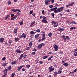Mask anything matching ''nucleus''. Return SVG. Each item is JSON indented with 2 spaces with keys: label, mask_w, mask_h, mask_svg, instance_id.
Instances as JSON below:
<instances>
[{
  "label": "nucleus",
  "mask_w": 77,
  "mask_h": 77,
  "mask_svg": "<svg viewBox=\"0 0 77 77\" xmlns=\"http://www.w3.org/2000/svg\"><path fill=\"white\" fill-rule=\"evenodd\" d=\"M42 41H44V40H45V32H44V31H42Z\"/></svg>",
  "instance_id": "obj_1"
},
{
  "label": "nucleus",
  "mask_w": 77,
  "mask_h": 77,
  "mask_svg": "<svg viewBox=\"0 0 77 77\" xmlns=\"http://www.w3.org/2000/svg\"><path fill=\"white\" fill-rule=\"evenodd\" d=\"M53 66H51L50 67L48 68V69L49 70V72H51V71H54L55 69L54 67L53 68Z\"/></svg>",
  "instance_id": "obj_2"
},
{
  "label": "nucleus",
  "mask_w": 77,
  "mask_h": 77,
  "mask_svg": "<svg viewBox=\"0 0 77 77\" xmlns=\"http://www.w3.org/2000/svg\"><path fill=\"white\" fill-rule=\"evenodd\" d=\"M54 48L55 51H58V48H59V47H58L57 45L55 44L54 45Z\"/></svg>",
  "instance_id": "obj_3"
},
{
  "label": "nucleus",
  "mask_w": 77,
  "mask_h": 77,
  "mask_svg": "<svg viewBox=\"0 0 77 77\" xmlns=\"http://www.w3.org/2000/svg\"><path fill=\"white\" fill-rule=\"evenodd\" d=\"M74 4V2H72L71 4H68L67 5H66V8H68L69 6H73V5Z\"/></svg>",
  "instance_id": "obj_4"
},
{
  "label": "nucleus",
  "mask_w": 77,
  "mask_h": 77,
  "mask_svg": "<svg viewBox=\"0 0 77 77\" xmlns=\"http://www.w3.org/2000/svg\"><path fill=\"white\" fill-rule=\"evenodd\" d=\"M51 2V0H45V5H48V4L49 2Z\"/></svg>",
  "instance_id": "obj_5"
},
{
  "label": "nucleus",
  "mask_w": 77,
  "mask_h": 77,
  "mask_svg": "<svg viewBox=\"0 0 77 77\" xmlns=\"http://www.w3.org/2000/svg\"><path fill=\"white\" fill-rule=\"evenodd\" d=\"M17 15H14L13 17L11 18V21H13V20H15V19L17 18Z\"/></svg>",
  "instance_id": "obj_6"
},
{
  "label": "nucleus",
  "mask_w": 77,
  "mask_h": 77,
  "mask_svg": "<svg viewBox=\"0 0 77 77\" xmlns=\"http://www.w3.org/2000/svg\"><path fill=\"white\" fill-rule=\"evenodd\" d=\"M10 14H8L5 17V20H6L7 19H8V18H9L10 17Z\"/></svg>",
  "instance_id": "obj_7"
},
{
  "label": "nucleus",
  "mask_w": 77,
  "mask_h": 77,
  "mask_svg": "<svg viewBox=\"0 0 77 77\" xmlns=\"http://www.w3.org/2000/svg\"><path fill=\"white\" fill-rule=\"evenodd\" d=\"M35 21H33L31 23V24L30 25V27H33L34 26V24H35Z\"/></svg>",
  "instance_id": "obj_8"
},
{
  "label": "nucleus",
  "mask_w": 77,
  "mask_h": 77,
  "mask_svg": "<svg viewBox=\"0 0 77 77\" xmlns=\"http://www.w3.org/2000/svg\"><path fill=\"white\" fill-rule=\"evenodd\" d=\"M54 12L55 13H57V11L56 10L57 9V7H55L54 8Z\"/></svg>",
  "instance_id": "obj_9"
},
{
  "label": "nucleus",
  "mask_w": 77,
  "mask_h": 77,
  "mask_svg": "<svg viewBox=\"0 0 77 77\" xmlns=\"http://www.w3.org/2000/svg\"><path fill=\"white\" fill-rule=\"evenodd\" d=\"M4 74H7V73H8V70L6 69H5L3 71Z\"/></svg>",
  "instance_id": "obj_10"
},
{
  "label": "nucleus",
  "mask_w": 77,
  "mask_h": 77,
  "mask_svg": "<svg viewBox=\"0 0 77 77\" xmlns=\"http://www.w3.org/2000/svg\"><path fill=\"white\" fill-rule=\"evenodd\" d=\"M39 36H40V34H38L35 36V38H38Z\"/></svg>",
  "instance_id": "obj_11"
},
{
  "label": "nucleus",
  "mask_w": 77,
  "mask_h": 77,
  "mask_svg": "<svg viewBox=\"0 0 77 77\" xmlns=\"http://www.w3.org/2000/svg\"><path fill=\"white\" fill-rule=\"evenodd\" d=\"M4 41V38L2 37L0 39V42H2Z\"/></svg>",
  "instance_id": "obj_12"
},
{
  "label": "nucleus",
  "mask_w": 77,
  "mask_h": 77,
  "mask_svg": "<svg viewBox=\"0 0 77 77\" xmlns=\"http://www.w3.org/2000/svg\"><path fill=\"white\" fill-rule=\"evenodd\" d=\"M41 21L42 23H48V22H47V21L46 20H42Z\"/></svg>",
  "instance_id": "obj_13"
},
{
  "label": "nucleus",
  "mask_w": 77,
  "mask_h": 77,
  "mask_svg": "<svg viewBox=\"0 0 77 77\" xmlns=\"http://www.w3.org/2000/svg\"><path fill=\"white\" fill-rule=\"evenodd\" d=\"M23 68V66H20L18 67V68L17 70H18V71H20V70H21V68Z\"/></svg>",
  "instance_id": "obj_14"
},
{
  "label": "nucleus",
  "mask_w": 77,
  "mask_h": 77,
  "mask_svg": "<svg viewBox=\"0 0 77 77\" xmlns=\"http://www.w3.org/2000/svg\"><path fill=\"white\" fill-rule=\"evenodd\" d=\"M62 10H60V9L59 8H58V9L57 10V13H58V12H62Z\"/></svg>",
  "instance_id": "obj_15"
},
{
  "label": "nucleus",
  "mask_w": 77,
  "mask_h": 77,
  "mask_svg": "<svg viewBox=\"0 0 77 77\" xmlns=\"http://www.w3.org/2000/svg\"><path fill=\"white\" fill-rule=\"evenodd\" d=\"M64 30H65V29L61 28L59 29V30L60 31V32H62V31H64Z\"/></svg>",
  "instance_id": "obj_16"
},
{
  "label": "nucleus",
  "mask_w": 77,
  "mask_h": 77,
  "mask_svg": "<svg viewBox=\"0 0 77 77\" xmlns=\"http://www.w3.org/2000/svg\"><path fill=\"white\" fill-rule=\"evenodd\" d=\"M16 63H17V62L16 61H14L11 62V65H14V64H16Z\"/></svg>",
  "instance_id": "obj_17"
},
{
  "label": "nucleus",
  "mask_w": 77,
  "mask_h": 77,
  "mask_svg": "<svg viewBox=\"0 0 77 77\" xmlns=\"http://www.w3.org/2000/svg\"><path fill=\"white\" fill-rule=\"evenodd\" d=\"M15 39L16 41H18L20 40V38H19L18 37H17V38H15Z\"/></svg>",
  "instance_id": "obj_18"
},
{
  "label": "nucleus",
  "mask_w": 77,
  "mask_h": 77,
  "mask_svg": "<svg viewBox=\"0 0 77 77\" xmlns=\"http://www.w3.org/2000/svg\"><path fill=\"white\" fill-rule=\"evenodd\" d=\"M16 51L17 53H21L22 51H20V50H18V49H17V50H16Z\"/></svg>",
  "instance_id": "obj_19"
},
{
  "label": "nucleus",
  "mask_w": 77,
  "mask_h": 77,
  "mask_svg": "<svg viewBox=\"0 0 77 77\" xmlns=\"http://www.w3.org/2000/svg\"><path fill=\"white\" fill-rule=\"evenodd\" d=\"M70 24H77V23H76L75 22V21H72V22H71L70 23Z\"/></svg>",
  "instance_id": "obj_20"
},
{
  "label": "nucleus",
  "mask_w": 77,
  "mask_h": 77,
  "mask_svg": "<svg viewBox=\"0 0 77 77\" xmlns=\"http://www.w3.org/2000/svg\"><path fill=\"white\" fill-rule=\"evenodd\" d=\"M35 32L33 31H31L30 32V34H31V35H35Z\"/></svg>",
  "instance_id": "obj_21"
},
{
  "label": "nucleus",
  "mask_w": 77,
  "mask_h": 77,
  "mask_svg": "<svg viewBox=\"0 0 77 77\" xmlns=\"http://www.w3.org/2000/svg\"><path fill=\"white\" fill-rule=\"evenodd\" d=\"M23 54H22L19 57V59H20H20H22V57H23Z\"/></svg>",
  "instance_id": "obj_22"
},
{
  "label": "nucleus",
  "mask_w": 77,
  "mask_h": 77,
  "mask_svg": "<svg viewBox=\"0 0 77 77\" xmlns=\"http://www.w3.org/2000/svg\"><path fill=\"white\" fill-rule=\"evenodd\" d=\"M3 65L4 67H5L7 65V63L6 62H5L4 63Z\"/></svg>",
  "instance_id": "obj_23"
},
{
  "label": "nucleus",
  "mask_w": 77,
  "mask_h": 77,
  "mask_svg": "<svg viewBox=\"0 0 77 77\" xmlns=\"http://www.w3.org/2000/svg\"><path fill=\"white\" fill-rule=\"evenodd\" d=\"M48 36H49V37H51V36H52V33L51 32H50L48 34Z\"/></svg>",
  "instance_id": "obj_24"
},
{
  "label": "nucleus",
  "mask_w": 77,
  "mask_h": 77,
  "mask_svg": "<svg viewBox=\"0 0 77 77\" xmlns=\"http://www.w3.org/2000/svg\"><path fill=\"white\" fill-rule=\"evenodd\" d=\"M53 26L55 27H57L58 26V24H57V23H56V24H54L53 25Z\"/></svg>",
  "instance_id": "obj_25"
},
{
  "label": "nucleus",
  "mask_w": 77,
  "mask_h": 77,
  "mask_svg": "<svg viewBox=\"0 0 77 77\" xmlns=\"http://www.w3.org/2000/svg\"><path fill=\"white\" fill-rule=\"evenodd\" d=\"M53 57V56L50 57L48 59V60H51V59H52V58Z\"/></svg>",
  "instance_id": "obj_26"
},
{
  "label": "nucleus",
  "mask_w": 77,
  "mask_h": 77,
  "mask_svg": "<svg viewBox=\"0 0 77 77\" xmlns=\"http://www.w3.org/2000/svg\"><path fill=\"white\" fill-rule=\"evenodd\" d=\"M41 47H42V46L40 45H40L38 46L37 48L39 49H41Z\"/></svg>",
  "instance_id": "obj_27"
},
{
  "label": "nucleus",
  "mask_w": 77,
  "mask_h": 77,
  "mask_svg": "<svg viewBox=\"0 0 77 77\" xmlns=\"http://www.w3.org/2000/svg\"><path fill=\"white\" fill-rule=\"evenodd\" d=\"M66 38L68 41H69V40H70V38H69V37L68 36H66Z\"/></svg>",
  "instance_id": "obj_28"
},
{
  "label": "nucleus",
  "mask_w": 77,
  "mask_h": 77,
  "mask_svg": "<svg viewBox=\"0 0 77 77\" xmlns=\"http://www.w3.org/2000/svg\"><path fill=\"white\" fill-rule=\"evenodd\" d=\"M24 23L23 22V21L22 20L20 23V26H22V25H23V24Z\"/></svg>",
  "instance_id": "obj_29"
},
{
  "label": "nucleus",
  "mask_w": 77,
  "mask_h": 77,
  "mask_svg": "<svg viewBox=\"0 0 77 77\" xmlns=\"http://www.w3.org/2000/svg\"><path fill=\"white\" fill-rule=\"evenodd\" d=\"M43 57V58L44 59H47V57H48V56H45L43 57Z\"/></svg>",
  "instance_id": "obj_30"
},
{
  "label": "nucleus",
  "mask_w": 77,
  "mask_h": 77,
  "mask_svg": "<svg viewBox=\"0 0 77 77\" xmlns=\"http://www.w3.org/2000/svg\"><path fill=\"white\" fill-rule=\"evenodd\" d=\"M29 45L30 47H32L33 45V43L32 42H30L29 43Z\"/></svg>",
  "instance_id": "obj_31"
},
{
  "label": "nucleus",
  "mask_w": 77,
  "mask_h": 77,
  "mask_svg": "<svg viewBox=\"0 0 77 77\" xmlns=\"http://www.w3.org/2000/svg\"><path fill=\"white\" fill-rule=\"evenodd\" d=\"M11 66H9L7 68V70H8L9 71H10V70H11Z\"/></svg>",
  "instance_id": "obj_32"
},
{
  "label": "nucleus",
  "mask_w": 77,
  "mask_h": 77,
  "mask_svg": "<svg viewBox=\"0 0 77 77\" xmlns=\"http://www.w3.org/2000/svg\"><path fill=\"white\" fill-rule=\"evenodd\" d=\"M47 17L45 16H43V20H46Z\"/></svg>",
  "instance_id": "obj_33"
},
{
  "label": "nucleus",
  "mask_w": 77,
  "mask_h": 77,
  "mask_svg": "<svg viewBox=\"0 0 77 77\" xmlns=\"http://www.w3.org/2000/svg\"><path fill=\"white\" fill-rule=\"evenodd\" d=\"M63 8H64V7H62L60 8H59V9H60V10H63Z\"/></svg>",
  "instance_id": "obj_34"
},
{
  "label": "nucleus",
  "mask_w": 77,
  "mask_h": 77,
  "mask_svg": "<svg viewBox=\"0 0 77 77\" xmlns=\"http://www.w3.org/2000/svg\"><path fill=\"white\" fill-rule=\"evenodd\" d=\"M51 23H52V24H56V23H57V22H55L54 21H53L51 22Z\"/></svg>",
  "instance_id": "obj_35"
},
{
  "label": "nucleus",
  "mask_w": 77,
  "mask_h": 77,
  "mask_svg": "<svg viewBox=\"0 0 77 77\" xmlns=\"http://www.w3.org/2000/svg\"><path fill=\"white\" fill-rule=\"evenodd\" d=\"M17 9H16V10H15L14 9H13L12 10V11L13 12H17Z\"/></svg>",
  "instance_id": "obj_36"
},
{
  "label": "nucleus",
  "mask_w": 77,
  "mask_h": 77,
  "mask_svg": "<svg viewBox=\"0 0 77 77\" xmlns=\"http://www.w3.org/2000/svg\"><path fill=\"white\" fill-rule=\"evenodd\" d=\"M68 65H69L68 63H65L63 64V65H64V66H68Z\"/></svg>",
  "instance_id": "obj_37"
},
{
  "label": "nucleus",
  "mask_w": 77,
  "mask_h": 77,
  "mask_svg": "<svg viewBox=\"0 0 77 77\" xmlns=\"http://www.w3.org/2000/svg\"><path fill=\"white\" fill-rule=\"evenodd\" d=\"M16 14L18 15H17L18 17H20V13H19V12H17L16 13Z\"/></svg>",
  "instance_id": "obj_38"
},
{
  "label": "nucleus",
  "mask_w": 77,
  "mask_h": 77,
  "mask_svg": "<svg viewBox=\"0 0 77 77\" xmlns=\"http://www.w3.org/2000/svg\"><path fill=\"white\" fill-rule=\"evenodd\" d=\"M49 8H53V5H50L49 6Z\"/></svg>",
  "instance_id": "obj_39"
},
{
  "label": "nucleus",
  "mask_w": 77,
  "mask_h": 77,
  "mask_svg": "<svg viewBox=\"0 0 77 77\" xmlns=\"http://www.w3.org/2000/svg\"><path fill=\"white\" fill-rule=\"evenodd\" d=\"M38 63H40V64H42L43 63H43V62L42 61H39L38 62Z\"/></svg>",
  "instance_id": "obj_40"
},
{
  "label": "nucleus",
  "mask_w": 77,
  "mask_h": 77,
  "mask_svg": "<svg viewBox=\"0 0 77 77\" xmlns=\"http://www.w3.org/2000/svg\"><path fill=\"white\" fill-rule=\"evenodd\" d=\"M40 29H38L36 30V32H37V33H39V32H40Z\"/></svg>",
  "instance_id": "obj_41"
},
{
  "label": "nucleus",
  "mask_w": 77,
  "mask_h": 77,
  "mask_svg": "<svg viewBox=\"0 0 77 77\" xmlns=\"http://www.w3.org/2000/svg\"><path fill=\"white\" fill-rule=\"evenodd\" d=\"M66 37L65 36V35H62V36H61L62 38L63 39H64V38H65Z\"/></svg>",
  "instance_id": "obj_42"
},
{
  "label": "nucleus",
  "mask_w": 77,
  "mask_h": 77,
  "mask_svg": "<svg viewBox=\"0 0 77 77\" xmlns=\"http://www.w3.org/2000/svg\"><path fill=\"white\" fill-rule=\"evenodd\" d=\"M8 4L9 5H11V1L10 0L8 1Z\"/></svg>",
  "instance_id": "obj_43"
},
{
  "label": "nucleus",
  "mask_w": 77,
  "mask_h": 77,
  "mask_svg": "<svg viewBox=\"0 0 77 77\" xmlns=\"http://www.w3.org/2000/svg\"><path fill=\"white\" fill-rule=\"evenodd\" d=\"M74 55L77 56V52H75V53H74Z\"/></svg>",
  "instance_id": "obj_44"
},
{
  "label": "nucleus",
  "mask_w": 77,
  "mask_h": 77,
  "mask_svg": "<svg viewBox=\"0 0 77 77\" xmlns=\"http://www.w3.org/2000/svg\"><path fill=\"white\" fill-rule=\"evenodd\" d=\"M42 46H42H44L45 45V44L44 43H41L40 44Z\"/></svg>",
  "instance_id": "obj_45"
},
{
  "label": "nucleus",
  "mask_w": 77,
  "mask_h": 77,
  "mask_svg": "<svg viewBox=\"0 0 77 77\" xmlns=\"http://www.w3.org/2000/svg\"><path fill=\"white\" fill-rule=\"evenodd\" d=\"M14 76H15V73H12L11 75V77H14Z\"/></svg>",
  "instance_id": "obj_46"
},
{
  "label": "nucleus",
  "mask_w": 77,
  "mask_h": 77,
  "mask_svg": "<svg viewBox=\"0 0 77 77\" xmlns=\"http://www.w3.org/2000/svg\"><path fill=\"white\" fill-rule=\"evenodd\" d=\"M14 33H17V29H15Z\"/></svg>",
  "instance_id": "obj_47"
},
{
  "label": "nucleus",
  "mask_w": 77,
  "mask_h": 77,
  "mask_svg": "<svg viewBox=\"0 0 77 77\" xmlns=\"http://www.w3.org/2000/svg\"><path fill=\"white\" fill-rule=\"evenodd\" d=\"M58 72L59 73V74H60V73H62V71L61 70H58Z\"/></svg>",
  "instance_id": "obj_48"
},
{
  "label": "nucleus",
  "mask_w": 77,
  "mask_h": 77,
  "mask_svg": "<svg viewBox=\"0 0 77 77\" xmlns=\"http://www.w3.org/2000/svg\"><path fill=\"white\" fill-rule=\"evenodd\" d=\"M32 50L33 51H37V50L35 48H34Z\"/></svg>",
  "instance_id": "obj_49"
},
{
  "label": "nucleus",
  "mask_w": 77,
  "mask_h": 77,
  "mask_svg": "<svg viewBox=\"0 0 77 77\" xmlns=\"http://www.w3.org/2000/svg\"><path fill=\"white\" fill-rule=\"evenodd\" d=\"M26 67H27V68H30V65H26Z\"/></svg>",
  "instance_id": "obj_50"
},
{
  "label": "nucleus",
  "mask_w": 77,
  "mask_h": 77,
  "mask_svg": "<svg viewBox=\"0 0 77 77\" xmlns=\"http://www.w3.org/2000/svg\"><path fill=\"white\" fill-rule=\"evenodd\" d=\"M77 69H76L74 70L73 71V73H74V72H77Z\"/></svg>",
  "instance_id": "obj_51"
},
{
  "label": "nucleus",
  "mask_w": 77,
  "mask_h": 77,
  "mask_svg": "<svg viewBox=\"0 0 77 77\" xmlns=\"http://www.w3.org/2000/svg\"><path fill=\"white\" fill-rule=\"evenodd\" d=\"M19 37L20 38L19 39H22L23 38V35H20Z\"/></svg>",
  "instance_id": "obj_52"
},
{
  "label": "nucleus",
  "mask_w": 77,
  "mask_h": 77,
  "mask_svg": "<svg viewBox=\"0 0 77 77\" xmlns=\"http://www.w3.org/2000/svg\"><path fill=\"white\" fill-rule=\"evenodd\" d=\"M7 74L6 73H4V75H3V77H6V75Z\"/></svg>",
  "instance_id": "obj_53"
},
{
  "label": "nucleus",
  "mask_w": 77,
  "mask_h": 77,
  "mask_svg": "<svg viewBox=\"0 0 77 77\" xmlns=\"http://www.w3.org/2000/svg\"><path fill=\"white\" fill-rule=\"evenodd\" d=\"M22 71H25V68H23L22 69Z\"/></svg>",
  "instance_id": "obj_54"
},
{
  "label": "nucleus",
  "mask_w": 77,
  "mask_h": 77,
  "mask_svg": "<svg viewBox=\"0 0 77 77\" xmlns=\"http://www.w3.org/2000/svg\"><path fill=\"white\" fill-rule=\"evenodd\" d=\"M52 16L53 17H54V14L53 13H52Z\"/></svg>",
  "instance_id": "obj_55"
},
{
  "label": "nucleus",
  "mask_w": 77,
  "mask_h": 77,
  "mask_svg": "<svg viewBox=\"0 0 77 77\" xmlns=\"http://www.w3.org/2000/svg\"><path fill=\"white\" fill-rule=\"evenodd\" d=\"M33 12V10H32L30 12H29V14H32Z\"/></svg>",
  "instance_id": "obj_56"
},
{
  "label": "nucleus",
  "mask_w": 77,
  "mask_h": 77,
  "mask_svg": "<svg viewBox=\"0 0 77 77\" xmlns=\"http://www.w3.org/2000/svg\"><path fill=\"white\" fill-rule=\"evenodd\" d=\"M6 57H4L3 58L2 60L3 61L5 60V59H6Z\"/></svg>",
  "instance_id": "obj_57"
},
{
  "label": "nucleus",
  "mask_w": 77,
  "mask_h": 77,
  "mask_svg": "<svg viewBox=\"0 0 77 77\" xmlns=\"http://www.w3.org/2000/svg\"><path fill=\"white\" fill-rule=\"evenodd\" d=\"M35 52H32V54L34 55L35 54Z\"/></svg>",
  "instance_id": "obj_58"
},
{
  "label": "nucleus",
  "mask_w": 77,
  "mask_h": 77,
  "mask_svg": "<svg viewBox=\"0 0 77 77\" xmlns=\"http://www.w3.org/2000/svg\"><path fill=\"white\" fill-rule=\"evenodd\" d=\"M30 50V47H27L26 48V50Z\"/></svg>",
  "instance_id": "obj_59"
},
{
  "label": "nucleus",
  "mask_w": 77,
  "mask_h": 77,
  "mask_svg": "<svg viewBox=\"0 0 77 77\" xmlns=\"http://www.w3.org/2000/svg\"><path fill=\"white\" fill-rule=\"evenodd\" d=\"M50 10L52 11H54V8H51Z\"/></svg>",
  "instance_id": "obj_60"
},
{
  "label": "nucleus",
  "mask_w": 77,
  "mask_h": 77,
  "mask_svg": "<svg viewBox=\"0 0 77 77\" xmlns=\"http://www.w3.org/2000/svg\"><path fill=\"white\" fill-rule=\"evenodd\" d=\"M71 30H73V27H71V28H70V31H71Z\"/></svg>",
  "instance_id": "obj_61"
},
{
  "label": "nucleus",
  "mask_w": 77,
  "mask_h": 77,
  "mask_svg": "<svg viewBox=\"0 0 77 77\" xmlns=\"http://www.w3.org/2000/svg\"><path fill=\"white\" fill-rule=\"evenodd\" d=\"M14 14H12L11 15V17H14Z\"/></svg>",
  "instance_id": "obj_62"
},
{
  "label": "nucleus",
  "mask_w": 77,
  "mask_h": 77,
  "mask_svg": "<svg viewBox=\"0 0 77 77\" xmlns=\"http://www.w3.org/2000/svg\"><path fill=\"white\" fill-rule=\"evenodd\" d=\"M38 42H41V40L39 39L38 41Z\"/></svg>",
  "instance_id": "obj_63"
},
{
  "label": "nucleus",
  "mask_w": 77,
  "mask_h": 77,
  "mask_svg": "<svg viewBox=\"0 0 77 77\" xmlns=\"http://www.w3.org/2000/svg\"><path fill=\"white\" fill-rule=\"evenodd\" d=\"M66 11L67 12H69V9H67Z\"/></svg>",
  "instance_id": "obj_64"
}]
</instances>
